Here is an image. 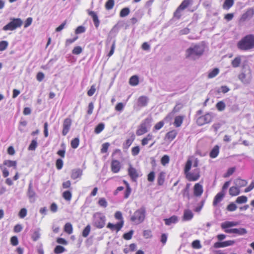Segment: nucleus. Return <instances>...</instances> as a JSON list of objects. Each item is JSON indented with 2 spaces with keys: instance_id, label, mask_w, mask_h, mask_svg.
Returning a JSON list of instances; mask_svg holds the SVG:
<instances>
[{
  "instance_id": "nucleus-17",
  "label": "nucleus",
  "mask_w": 254,
  "mask_h": 254,
  "mask_svg": "<svg viewBox=\"0 0 254 254\" xmlns=\"http://www.w3.org/2000/svg\"><path fill=\"white\" fill-rule=\"evenodd\" d=\"M225 195V194L222 192L220 191L218 192L214 198L213 201V206H216L218 203L221 202L223 200Z\"/></svg>"
},
{
  "instance_id": "nucleus-37",
  "label": "nucleus",
  "mask_w": 254,
  "mask_h": 254,
  "mask_svg": "<svg viewBox=\"0 0 254 254\" xmlns=\"http://www.w3.org/2000/svg\"><path fill=\"white\" fill-rule=\"evenodd\" d=\"M27 125V122L25 120V119L23 117H21L20 119V121L19 122V125L18 127V129L20 131L23 132L24 131V127H25Z\"/></svg>"
},
{
  "instance_id": "nucleus-50",
  "label": "nucleus",
  "mask_w": 254,
  "mask_h": 254,
  "mask_svg": "<svg viewBox=\"0 0 254 254\" xmlns=\"http://www.w3.org/2000/svg\"><path fill=\"white\" fill-rule=\"evenodd\" d=\"M248 198L245 195L239 196L236 200V202L239 204L244 203L247 202Z\"/></svg>"
},
{
  "instance_id": "nucleus-64",
  "label": "nucleus",
  "mask_w": 254,
  "mask_h": 254,
  "mask_svg": "<svg viewBox=\"0 0 254 254\" xmlns=\"http://www.w3.org/2000/svg\"><path fill=\"white\" fill-rule=\"evenodd\" d=\"M96 85L95 84L92 85L91 86L90 89L87 91V95L88 96H92L94 95L96 91Z\"/></svg>"
},
{
  "instance_id": "nucleus-31",
  "label": "nucleus",
  "mask_w": 254,
  "mask_h": 254,
  "mask_svg": "<svg viewBox=\"0 0 254 254\" xmlns=\"http://www.w3.org/2000/svg\"><path fill=\"white\" fill-rule=\"evenodd\" d=\"M192 3V0H184L182 1L180 5L178 6L180 9L184 10L186 8H187Z\"/></svg>"
},
{
  "instance_id": "nucleus-27",
  "label": "nucleus",
  "mask_w": 254,
  "mask_h": 254,
  "mask_svg": "<svg viewBox=\"0 0 254 254\" xmlns=\"http://www.w3.org/2000/svg\"><path fill=\"white\" fill-rule=\"evenodd\" d=\"M148 103V99L145 96H140L137 100V105L140 107L145 106Z\"/></svg>"
},
{
  "instance_id": "nucleus-7",
  "label": "nucleus",
  "mask_w": 254,
  "mask_h": 254,
  "mask_svg": "<svg viewBox=\"0 0 254 254\" xmlns=\"http://www.w3.org/2000/svg\"><path fill=\"white\" fill-rule=\"evenodd\" d=\"M106 217L101 213L94 215L93 225L97 228L101 229L105 226Z\"/></svg>"
},
{
  "instance_id": "nucleus-8",
  "label": "nucleus",
  "mask_w": 254,
  "mask_h": 254,
  "mask_svg": "<svg viewBox=\"0 0 254 254\" xmlns=\"http://www.w3.org/2000/svg\"><path fill=\"white\" fill-rule=\"evenodd\" d=\"M27 195L30 202H34L36 199V194L33 188L32 182L31 181L28 185Z\"/></svg>"
},
{
  "instance_id": "nucleus-62",
  "label": "nucleus",
  "mask_w": 254,
  "mask_h": 254,
  "mask_svg": "<svg viewBox=\"0 0 254 254\" xmlns=\"http://www.w3.org/2000/svg\"><path fill=\"white\" fill-rule=\"evenodd\" d=\"M82 52V49L80 46H76L72 50V53L74 55H79Z\"/></svg>"
},
{
  "instance_id": "nucleus-28",
  "label": "nucleus",
  "mask_w": 254,
  "mask_h": 254,
  "mask_svg": "<svg viewBox=\"0 0 254 254\" xmlns=\"http://www.w3.org/2000/svg\"><path fill=\"white\" fill-rule=\"evenodd\" d=\"M170 117L169 116H167L164 119V121H160L157 123L154 126V129L156 130H159L164 125L165 122H168L170 120Z\"/></svg>"
},
{
  "instance_id": "nucleus-5",
  "label": "nucleus",
  "mask_w": 254,
  "mask_h": 254,
  "mask_svg": "<svg viewBox=\"0 0 254 254\" xmlns=\"http://www.w3.org/2000/svg\"><path fill=\"white\" fill-rule=\"evenodd\" d=\"M152 119L151 117L146 118L140 125L136 130L137 135H141L148 131V128L151 127Z\"/></svg>"
},
{
  "instance_id": "nucleus-43",
  "label": "nucleus",
  "mask_w": 254,
  "mask_h": 254,
  "mask_svg": "<svg viewBox=\"0 0 254 254\" xmlns=\"http://www.w3.org/2000/svg\"><path fill=\"white\" fill-rule=\"evenodd\" d=\"M114 0H108L105 3V7L107 10H109L114 7Z\"/></svg>"
},
{
  "instance_id": "nucleus-14",
  "label": "nucleus",
  "mask_w": 254,
  "mask_h": 254,
  "mask_svg": "<svg viewBox=\"0 0 254 254\" xmlns=\"http://www.w3.org/2000/svg\"><path fill=\"white\" fill-rule=\"evenodd\" d=\"M121 163L117 160H113L111 163V171L114 173H118L121 169Z\"/></svg>"
},
{
  "instance_id": "nucleus-3",
  "label": "nucleus",
  "mask_w": 254,
  "mask_h": 254,
  "mask_svg": "<svg viewBox=\"0 0 254 254\" xmlns=\"http://www.w3.org/2000/svg\"><path fill=\"white\" fill-rule=\"evenodd\" d=\"M203 47L199 45H195L188 48L186 51V57L195 60L201 56L204 52Z\"/></svg>"
},
{
  "instance_id": "nucleus-60",
  "label": "nucleus",
  "mask_w": 254,
  "mask_h": 254,
  "mask_svg": "<svg viewBox=\"0 0 254 254\" xmlns=\"http://www.w3.org/2000/svg\"><path fill=\"white\" fill-rule=\"evenodd\" d=\"M8 43L6 41H2L0 42V51H3L5 50L7 46Z\"/></svg>"
},
{
  "instance_id": "nucleus-10",
  "label": "nucleus",
  "mask_w": 254,
  "mask_h": 254,
  "mask_svg": "<svg viewBox=\"0 0 254 254\" xmlns=\"http://www.w3.org/2000/svg\"><path fill=\"white\" fill-rule=\"evenodd\" d=\"M254 15V8H249L247 11L243 13L240 20L242 22H244L246 21L248 19L251 18Z\"/></svg>"
},
{
  "instance_id": "nucleus-47",
  "label": "nucleus",
  "mask_w": 254,
  "mask_h": 254,
  "mask_svg": "<svg viewBox=\"0 0 254 254\" xmlns=\"http://www.w3.org/2000/svg\"><path fill=\"white\" fill-rule=\"evenodd\" d=\"M130 10L129 8L125 7L121 9L120 12V16L121 17H125L129 14Z\"/></svg>"
},
{
  "instance_id": "nucleus-46",
  "label": "nucleus",
  "mask_w": 254,
  "mask_h": 254,
  "mask_svg": "<svg viewBox=\"0 0 254 254\" xmlns=\"http://www.w3.org/2000/svg\"><path fill=\"white\" fill-rule=\"evenodd\" d=\"M192 165V162L190 160H188L185 165L184 172L185 175H187L188 173H190L189 171L190 170Z\"/></svg>"
},
{
  "instance_id": "nucleus-1",
  "label": "nucleus",
  "mask_w": 254,
  "mask_h": 254,
  "mask_svg": "<svg viewBox=\"0 0 254 254\" xmlns=\"http://www.w3.org/2000/svg\"><path fill=\"white\" fill-rule=\"evenodd\" d=\"M241 51H248L254 49V34H250L243 37L237 44Z\"/></svg>"
},
{
  "instance_id": "nucleus-55",
  "label": "nucleus",
  "mask_w": 254,
  "mask_h": 254,
  "mask_svg": "<svg viewBox=\"0 0 254 254\" xmlns=\"http://www.w3.org/2000/svg\"><path fill=\"white\" fill-rule=\"evenodd\" d=\"M170 161V157L167 155H164L161 159V164L165 166L166 164H168Z\"/></svg>"
},
{
  "instance_id": "nucleus-29",
  "label": "nucleus",
  "mask_w": 254,
  "mask_h": 254,
  "mask_svg": "<svg viewBox=\"0 0 254 254\" xmlns=\"http://www.w3.org/2000/svg\"><path fill=\"white\" fill-rule=\"evenodd\" d=\"M235 185L237 186V187L241 188L245 187L247 184V182L245 180L241 179V178H237L235 180L234 182Z\"/></svg>"
},
{
  "instance_id": "nucleus-12",
  "label": "nucleus",
  "mask_w": 254,
  "mask_h": 254,
  "mask_svg": "<svg viewBox=\"0 0 254 254\" xmlns=\"http://www.w3.org/2000/svg\"><path fill=\"white\" fill-rule=\"evenodd\" d=\"M71 125V121L70 119L66 118L64 120L62 131L63 135L65 136L67 134L70 129Z\"/></svg>"
},
{
  "instance_id": "nucleus-61",
  "label": "nucleus",
  "mask_w": 254,
  "mask_h": 254,
  "mask_svg": "<svg viewBox=\"0 0 254 254\" xmlns=\"http://www.w3.org/2000/svg\"><path fill=\"white\" fill-rule=\"evenodd\" d=\"M182 11H183V10L181 9H180L179 7H178L174 13V17L177 19L181 18V16H182V13H181Z\"/></svg>"
},
{
  "instance_id": "nucleus-21",
  "label": "nucleus",
  "mask_w": 254,
  "mask_h": 254,
  "mask_svg": "<svg viewBox=\"0 0 254 254\" xmlns=\"http://www.w3.org/2000/svg\"><path fill=\"white\" fill-rule=\"evenodd\" d=\"M239 79L244 84L250 83L251 78L247 76L245 73L242 72L238 76Z\"/></svg>"
},
{
  "instance_id": "nucleus-40",
  "label": "nucleus",
  "mask_w": 254,
  "mask_h": 254,
  "mask_svg": "<svg viewBox=\"0 0 254 254\" xmlns=\"http://www.w3.org/2000/svg\"><path fill=\"white\" fill-rule=\"evenodd\" d=\"M165 180V173L164 172H160L157 178V183L159 186H162Z\"/></svg>"
},
{
  "instance_id": "nucleus-42",
  "label": "nucleus",
  "mask_w": 254,
  "mask_h": 254,
  "mask_svg": "<svg viewBox=\"0 0 254 254\" xmlns=\"http://www.w3.org/2000/svg\"><path fill=\"white\" fill-rule=\"evenodd\" d=\"M64 231L68 234L73 232L72 226L70 223H66L64 226Z\"/></svg>"
},
{
  "instance_id": "nucleus-16",
  "label": "nucleus",
  "mask_w": 254,
  "mask_h": 254,
  "mask_svg": "<svg viewBox=\"0 0 254 254\" xmlns=\"http://www.w3.org/2000/svg\"><path fill=\"white\" fill-rule=\"evenodd\" d=\"M87 13L88 15L92 17L95 26L96 28H98L100 25V21L98 19L96 13L93 11H91L90 10H87Z\"/></svg>"
},
{
  "instance_id": "nucleus-4",
  "label": "nucleus",
  "mask_w": 254,
  "mask_h": 254,
  "mask_svg": "<svg viewBox=\"0 0 254 254\" xmlns=\"http://www.w3.org/2000/svg\"><path fill=\"white\" fill-rule=\"evenodd\" d=\"M203 113L197 112L196 115V123L199 126L210 123L213 118L211 113L205 112V114H203Z\"/></svg>"
},
{
  "instance_id": "nucleus-9",
  "label": "nucleus",
  "mask_w": 254,
  "mask_h": 254,
  "mask_svg": "<svg viewBox=\"0 0 254 254\" xmlns=\"http://www.w3.org/2000/svg\"><path fill=\"white\" fill-rule=\"evenodd\" d=\"M124 225V221H119L116 224H114L111 223H108L107 227L109 228L111 231H116L117 232L120 231Z\"/></svg>"
},
{
  "instance_id": "nucleus-52",
  "label": "nucleus",
  "mask_w": 254,
  "mask_h": 254,
  "mask_svg": "<svg viewBox=\"0 0 254 254\" xmlns=\"http://www.w3.org/2000/svg\"><path fill=\"white\" fill-rule=\"evenodd\" d=\"M79 144V139L78 137L74 138L71 141V146L72 148L76 149Z\"/></svg>"
},
{
  "instance_id": "nucleus-24",
  "label": "nucleus",
  "mask_w": 254,
  "mask_h": 254,
  "mask_svg": "<svg viewBox=\"0 0 254 254\" xmlns=\"http://www.w3.org/2000/svg\"><path fill=\"white\" fill-rule=\"evenodd\" d=\"M219 146L218 145H215L209 153L210 157L212 158H215L217 157L219 153Z\"/></svg>"
},
{
  "instance_id": "nucleus-26",
  "label": "nucleus",
  "mask_w": 254,
  "mask_h": 254,
  "mask_svg": "<svg viewBox=\"0 0 254 254\" xmlns=\"http://www.w3.org/2000/svg\"><path fill=\"white\" fill-rule=\"evenodd\" d=\"M165 223L166 225H170L172 224L176 223L178 221V217L175 215H173L169 218L164 219Z\"/></svg>"
},
{
  "instance_id": "nucleus-58",
  "label": "nucleus",
  "mask_w": 254,
  "mask_h": 254,
  "mask_svg": "<svg viewBox=\"0 0 254 254\" xmlns=\"http://www.w3.org/2000/svg\"><path fill=\"white\" fill-rule=\"evenodd\" d=\"M63 164H64V162L62 159L58 158L56 160V165L57 169L58 170L62 169V168H63Z\"/></svg>"
},
{
  "instance_id": "nucleus-56",
  "label": "nucleus",
  "mask_w": 254,
  "mask_h": 254,
  "mask_svg": "<svg viewBox=\"0 0 254 254\" xmlns=\"http://www.w3.org/2000/svg\"><path fill=\"white\" fill-rule=\"evenodd\" d=\"M131 189L129 185L128 184H127V188H126V190H125V191L124 192V198H127L130 193H131Z\"/></svg>"
},
{
  "instance_id": "nucleus-41",
  "label": "nucleus",
  "mask_w": 254,
  "mask_h": 254,
  "mask_svg": "<svg viewBox=\"0 0 254 254\" xmlns=\"http://www.w3.org/2000/svg\"><path fill=\"white\" fill-rule=\"evenodd\" d=\"M219 72V70L218 68H215L212 70L210 71L207 75L208 78L210 79L215 77Z\"/></svg>"
},
{
  "instance_id": "nucleus-36",
  "label": "nucleus",
  "mask_w": 254,
  "mask_h": 254,
  "mask_svg": "<svg viewBox=\"0 0 254 254\" xmlns=\"http://www.w3.org/2000/svg\"><path fill=\"white\" fill-rule=\"evenodd\" d=\"M139 83L138 77L137 75L132 76L129 80V83L131 86H136Z\"/></svg>"
},
{
  "instance_id": "nucleus-45",
  "label": "nucleus",
  "mask_w": 254,
  "mask_h": 254,
  "mask_svg": "<svg viewBox=\"0 0 254 254\" xmlns=\"http://www.w3.org/2000/svg\"><path fill=\"white\" fill-rule=\"evenodd\" d=\"M105 127V125L103 123L99 124L95 127L94 132L96 134L100 133Z\"/></svg>"
},
{
  "instance_id": "nucleus-6",
  "label": "nucleus",
  "mask_w": 254,
  "mask_h": 254,
  "mask_svg": "<svg viewBox=\"0 0 254 254\" xmlns=\"http://www.w3.org/2000/svg\"><path fill=\"white\" fill-rule=\"evenodd\" d=\"M23 23L22 20L20 18H13L11 21L3 26L2 29L4 31L14 30L17 28L20 27Z\"/></svg>"
},
{
  "instance_id": "nucleus-20",
  "label": "nucleus",
  "mask_w": 254,
  "mask_h": 254,
  "mask_svg": "<svg viewBox=\"0 0 254 254\" xmlns=\"http://www.w3.org/2000/svg\"><path fill=\"white\" fill-rule=\"evenodd\" d=\"M82 175V170L80 169H74L71 171V178L75 180L80 177Z\"/></svg>"
},
{
  "instance_id": "nucleus-34",
  "label": "nucleus",
  "mask_w": 254,
  "mask_h": 254,
  "mask_svg": "<svg viewBox=\"0 0 254 254\" xmlns=\"http://www.w3.org/2000/svg\"><path fill=\"white\" fill-rule=\"evenodd\" d=\"M234 0H225L223 4V8L224 9H229L234 4Z\"/></svg>"
},
{
  "instance_id": "nucleus-19",
  "label": "nucleus",
  "mask_w": 254,
  "mask_h": 254,
  "mask_svg": "<svg viewBox=\"0 0 254 254\" xmlns=\"http://www.w3.org/2000/svg\"><path fill=\"white\" fill-rule=\"evenodd\" d=\"M202 186L199 183L196 184L194 186V194L196 196H200L203 193Z\"/></svg>"
},
{
  "instance_id": "nucleus-49",
  "label": "nucleus",
  "mask_w": 254,
  "mask_h": 254,
  "mask_svg": "<svg viewBox=\"0 0 254 254\" xmlns=\"http://www.w3.org/2000/svg\"><path fill=\"white\" fill-rule=\"evenodd\" d=\"M66 251L65 249L62 246H57L54 249V253L56 254H60Z\"/></svg>"
},
{
  "instance_id": "nucleus-22",
  "label": "nucleus",
  "mask_w": 254,
  "mask_h": 254,
  "mask_svg": "<svg viewBox=\"0 0 254 254\" xmlns=\"http://www.w3.org/2000/svg\"><path fill=\"white\" fill-rule=\"evenodd\" d=\"M184 119V117L183 116H177L174 119V126L176 127H179L181 126Z\"/></svg>"
},
{
  "instance_id": "nucleus-30",
  "label": "nucleus",
  "mask_w": 254,
  "mask_h": 254,
  "mask_svg": "<svg viewBox=\"0 0 254 254\" xmlns=\"http://www.w3.org/2000/svg\"><path fill=\"white\" fill-rule=\"evenodd\" d=\"M40 229L38 228L34 230L31 236L33 241H37L40 238Z\"/></svg>"
},
{
  "instance_id": "nucleus-59",
  "label": "nucleus",
  "mask_w": 254,
  "mask_h": 254,
  "mask_svg": "<svg viewBox=\"0 0 254 254\" xmlns=\"http://www.w3.org/2000/svg\"><path fill=\"white\" fill-rule=\"evenodd\" d=\"M133 139H127L126 142L123 143V147L124 149H127L132 144Z\"/></svg>"
},
{
  "instance_id": "nucleus-38",
  "label": "nucleus",
  "mask_w": 254,
  "mask_h": 254,
  "mask_svg": "<svg viewBox=\"0 0 254 254\" xmlns=\"http://www.w3.org/2000/svg\"><path fill=\"white\" fill-rule=\"evenodd\" d=\"M3 164L8 167H13L14 169H16L17 162L16 161L6 160L4 161Z\"/></svg>"
},
{
  "instance_id": "nucleus-44",
  "label": "nucleus",
  "mask_w": 254,
  "mask_h": 254,
  "mask_svg": "<svg viewBox=\"0 0 254 254\" xmlns=\"http://www.w3.org/2000/svg\"><path fill=\"white\" fill-rule=\"evenodd\" d=\"M37 146H38V143H37L36 138L35 139H33L31 141L29 146H28V149L29 150L34 151L36 149Z\"/></svg>"
},
{
  "instance_id": "nucleus-2",
  "label": "nucleus",
  "mask_w": 254,
  "mask_h": 254,
  "mask_svg": "<svg viewBox=\"0 0 254 254\" xmlns=\"http://www.w3.org/2000/svg\"><path fill=\"white\" fill-rule=\"evenodd\" d=\"M146 216V209L142 206L137 209L130 216V221L135 225L142 223L145 220Z\"/></svg>"
},
{
  "instance_id": "nucleus-13",
  "label": "nucleus",
  "mask_w": 254,
  "mask_h": 254,
  "mask_svg": "<svg viewBox=\"0 0 254 254\" xmlns=\"http://www.w3.org/2000/svg\"><path fill=\"white\" fill-rule=\"evenodd\" d=\"M235 242L233 240H229L225 242H218L214 244V247L215 248H224L234 244Z\"/></svg>"
},
{
  "instance_id": "nucleus-63",
  "label": "nucleus",
  "mask_w": 254,
  "mask_h": 254,
  "mask_svg": "<svg viewBox=\"0 0 254 254\" xmlns=\"http://www.w3.org/2000/svg\"><path fill=\"white\" fill-rule=\"evenodd\" d=\"M216 108L219 111H223L225 109V104L223 101H219L216 104Z\"/></svg>"
},
{
  "instance_id": "nucleus-39",
  "label": "nucleus",
  "mask_w": 254,
  "mask_h": 254,
  "mask_svg": "<svg viewBox=\"0 0 254 254\" xmlns=\"http://www.w3.org/2000/svg\"><path fill=\"white\" fill-rule=\"evenodd\" d=\"M247 233V231L245 228H234V234H236L239 235H244Z\"/></svg>"
},
{
  "instance_id": "nucleus-32",
  "label": "nucleus",
  "mask_w": 254,
  "mask_h": 254,
  "mask_svg": "<svg viewBox=\"0 0 254 254\" xmlns=\"http://www.w3.org/2000/svg\"><path fill=\"white\" fill-rule=\"evenodd\" d=\"M190 187V184L188 183L186 185L185 188L182 191L183 197H187L188 199H190V192H189Z\"/></svg>"
},
{
  "instance_id": "nucleus-33",
  "label": "nucleus",
  "mask_w": 254,
  "mask_h": 254,
  "mask_svg": "<svg viewBox=\"0 0 254 254\" xmlns=\"http://www.w3.org/2000/svg\"><path fill=\"white\" fill-rule=\"evenodd\" d=\"M238 224L237 222L233 221H227L221 224V227L223 229H226L233 226H236Z\"/></svg>"
},
{
  "instance_id": "nucleus-35",
  "label": "nucleus",
  "mask_w": 254,
  "mask_h": 254,
  "mask_svg": "<svg viewBox=\"0 0 254 254\" xmlns=\"http://www.w3.org/2000/svg\"><path fill=\"white\" fill-rule=\"evenodd\" d=\"M240 189L237 187H232L229 189V194L232 196H236L239 194Z\"/></svg>"
},
{
  "instance_id": "nucleus-53",
  "label": "nucleus",
  "mask_w": 254,
  "mask_h": 254,
  "mask_svg": "<svg viewBox=\"0 0 254 254\" xmlns=\"http://www.w3.org/2000/svg\"><path fill=\"white\" fill-rule=\"evenodd\" d=\"M91 227L90 225H87L85 228L84 229L82 232V236L84 238L87 237L90 232Z\"/></svg>"
},
{
  "instance_id": "nucleus-54",
  "label": "nucleus",
  "mask_w": 254,
  "mask_h": 254,
  "mask_svg": "<svg viewBox=\"0 0 254 254\" xmlns=\"http://www.w3.org/2000/svg\"><path fill=\"white\" fill-rule=\"evenodd\" d=\"M133 233V230H131L128 232L125 233L123 235V238L127 240H130L132 238Z\"/></svg>"
},
{
  "instance_id": "nucleus-48",
  "label": "nucleus",
  "mask_w": 254,
  "mask_h": 254,
  "mask_svg": "<svg viewBox=\"0 0 254 254\" xmlns=\"http://www.w3.org/2000/svg\"><path fill=\"white\" fill-rule=\"evenodd\" d=\"M61 147H62V149L59 150L57 152V154L62 158H64L65 156V145L64 143H62L61 144Z\"/></svg>"
},
{
  "instance_id": "nucleus-23",
  "label": "nucleus",
  "mask_w": 254,
  "mask_h": 254,
  "mask_svg": "<svg viewBox=\"0 0 254 254\" xmlns=\"http://www.w3.org/2000/svg\"><path fill=\"white\" fill-rule=\"evenodd\" d=\"M193 214L190 209H187L184 211L183 215V220L184 221H190L192 219Z\"/></svg>"
},
{
  "instance_id": "nucleus-15",
  "label": "nucleus",
  "mask_w": 254,
  "mask_h": 254,
  "mask_svg": "<svg viewBox=\"0 0 254 254\" xmlns=\"http://www.w3.org/2000/svg\"><path fill=\"white\" fill-rule=\"evenodd\" d=\"M128 175L133 181H135L137 178L139 177L136 169L132 167L130 164L129 165V167L128 169Z\"/></svg>"
},
{
  "instance_id": "nucleus-25",
  "label": "nucleus",
  "mask_w": 254,
  "mask_h": 254,
  "mask_svg": "<svg viewBox=\"0 0 254 254\" xmlns=\"http://www.w3.org/2000/svg\"><path fill=\"white\" fill-rule=\"evenodd\" d=\"M241 57H242L241 56H238L232 61L231 65L233 67L236 68L240 66L242 62Z\"/></svg>"
},
{
  "instance_id": "nucleus-57",
  "label": "nucleus",
  "mask_w": 254,
  "mask_h": 254,
  "mask_svg": "<svg viewBox=\"0 0 254 254\" xmlns=\"http://www.w3.org/2000/svg\"><path fill=\"white\" fill-rule=\"evenodd\" d=\"M98 204L100 206L105 208L108 205V202L104 198H101L98 201Z\"/></svg>"
},
{
  "instance_id": "nucleus-18",
  "label": "nucleus",
  "mask_w": 254,
  "mask_h": 254,
  "mask_svg": "<svg viewBox=\"0 0 254 254\" xmlns=\"http://www.w3.org/2000/svg\"><path fill=\"white\" fill-rule=\"evenodd\" d=\"M178 131L175 129H173L168 132L165 135V139L172 141L177 135Z\"/></svg>"
},
{
  "instance_id": "nucleus-51",
  "label": "nucleus",
  "mask_w": 254,
  "mask_h": 254,
  "mask_svg": "<svg viewBox=\"0 0 254 254\" xmlns=\"http://www.w3.org/2000/svg\"><path fill=\"white\" fill-rule=\"evenodd\" d=\"M63 197L67 201H70L71 199L72 194L69 190H66L63 193Z\"/></svg>"
},
{
  "instance_id": "nucleus-11",
  "label": "nucleus",
  "mask_w": 254,
  "mask_h": 254,
  "mask_svg": "<svg viewBox=\"0 0 254 254\" xmlns=\"http://www.w3.org/2000/svg\"><path fill=\"white\" fill-rule=\"evenodd\" d=\"M200 175L197 170H194L193 172H190L186 175L187 179L189 181H196L199 178Z\"/></svg>"
}]
</instances>
